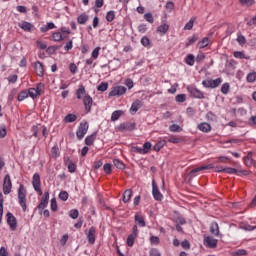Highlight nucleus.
Instances as JSON below:
<instances>
[{"mask_svg": "<svg viewBox=\"0 0 256 256\" xmlns=\"http://www.w3.org/2000/svg\"><path fill=\"white\" fill-rule=\"evenodd\" d=\"M18 203L24 212L27 211V189L23 184L18 188Z\"/></svg>", "mask_w": 256, "mask_h": 256, "instance_id": "obj_1", "label": "nucleus"}, {"mask_svg": "<svg viewBox=\"0 0 256 256\" xmlns=\"http://www.w3.org/2000/svg\"><path fill=\"white\" fill-rule=\"evenodd\" d=\"M221 83H223V80L221 78H217L215 80L207 79V80L202 81V85L206 89H217V87H219V85H221Z\"/></svg>", "mask_w": 256, "mask_h": 256, "instance_id": "obj_2", "label": "nucleus"}, {"mask_svg": "<svg viewBox=\"0 0 256 256\" xmlns=\"http://www.w3.org/2000/svg\"><path fill=\"white\" fill-rule=\"evenodd\" d=\"M32 186L34 191L38 193V195H43V190H41V176L39 173H35L32 177Z\"/></svg>", "mask_w": 256, "mask_h": 256, "instance_id": "obj_3", "label": "nucleus"}, {"mask_svg": "<svg viewBox=\"0 0 256 256\" xmlns=\"http://www.w3.org/2000/svg\"><path fill=\"white\" fill-rule=\"evenodd\" d=\"M89 131V123L88 122H81L77 131H76V136L79 141L87 135V132Z\"/></svg>", "mask_w": 256, "mask_h": 256, "instance_id": "obj_4", "label": "nucleus"}, {"mask_svg": "<svg viewBox=\"0 0 256 256\" xmlns=\"http://www.w3.org/2000/svg\"><path fill=\"white\" fill-rule=\"evenodd\" d=\"M187 91L194 99H205V94L195 86H188Z\"/></svg>", "mask_w": 256, "mask_h": 256, "instance_id": "obj_5", "label": "nucleus"}, {"mask_svg": "<svg viewBox=\"0 0 256 256\" xmlns=\"http://www.w3.org/2000/svg\"><path fill=\"white\" fill-rule=\"evenodd\" d=\"M127 93V88L125 86H114L109 92V97H121Z\"/></svg>", "mask_w": 256, "mask_h": 256, "instance_id": "obj_6", "label": "nucleus"}, {"mask_svg": "<svg viewBox=\"0 0 256 256\" xmlns=\"http://www.w3.org/2000/svg\"><path fill=\"white\" fill-rule=\"evenodd\" d=\"M11 189H13V184L11 183V176L9 174H6L3 182L4 195H9V193H11Z\"/></svg>", "mask_w": 256, "mask_h": 256, "instance_id": "obj_7", "label": "nucleus"}, {"mask_svg": "<svg viewBox=\"0 0 256 256\" xmlns=\"http://www.w3.org/2000/svg\"><path fill=\"white\" fill-rule=\"evenodd\" d=\"M217 243H219V241L217 239L213 238V236H205L204 237V245L208 249H217Z\"/></svg>", "mask_w": 256, "mask_h": 256, "instance_id": "obj_8", "label": "nucleus"}, {"mask_svg": "<svg viewBox=\"0 0 256 256\" xmlns=\"http://www.w3.org/2000/svg\"><path fill=\"white\" fill-rule=\"evenodd\" d=\"M151 142H145L143 144V147H134L133 148V151L135 153H139L140 155H147V153H149L151 151Z\"/></svg>", "mask_w": 256, "mask_h": 256, "instance_id": "obj_9", "label": "nucleus"}, {"mask_svg": "<svg viewBox=\"0 0 256 256\" xmlns=\"http://www.w3.org/2000/svg\"><path fill=\"white\" fill-rule=\"evenodd\" d=\"M152 195L155 201H163V194L159 191V187L155 180L152 181Z\"/></svg>", "mask_w": 256, "mask_h": 256, "instance_id": "obj_10", "label": "nucleus"}, {"mask_svg": "<svg viewBox=\"0 0 256 256\" xmlns=\"http://www.w3.org/2000/svg\"><path fill=\"white\" fill-rule=\"evenodd\" d=\"M7 224L9 225L11 231H15L17 229V218L13 215V213L8 212L6 214Z\"/></svg>", "mask_w": 256, "mask_h": 256, "instance_id": "obj_11", "label": "nucleus"}, {"mask_svg": "<svg viewBox=\"0 0 256 256\" xmlns=\"http://www.w3.org/2000/svg\"><path fill=\"white\" fill-rule=\"evenodd\" d=\"M96 235H97V229L94 226L90 227L88 230V233L86 234L88 243H90V245H95Z\"/></svg>", "mask_w": 256, "mask_h": 256, "instance_id": "obj_12", "label": "nucleus"}, {"mask_svg": "<svg viewBox=\"0 0 256 256\" xmlns=\"http://www.w3.org/2000/svg\"><path fill=\"white\" fill-rule=\"evenodd\" d=\"M83 104L87 113L91 112V107H93V98L89 94L85 95L83 98Z\"/></svg>", "mask_w": 256, "mask_h": 256, "instance_id": "obj_13", "label": "nucleus"}, {"mask_svg": "<svg viewBox=\"0 0 256 256\" xmlns=\"http://www.w3.org/2000/svg\"><path fill=\"white\" fill-rule=\"evenodd\" d=\"M47 205H49V192L44 193L40 203L38 204V209H41V211H43V209H45Z\"/></svg>", "mask_w": 256, "mask_h": 256, "instance_id": "obj_14", "label": "nucleus"}, {"mask_svg": "<svg viewBox=\"0 0 256 256\" xmlns=\"http://www.w3.org/2000/svg\"><path fill=\"white\" fill-rule=\"evenodd\" d=\"M34 69H35L36 75H38V77H43L45 75V68H43V63H41L40 61H37L34 64Z\"/></svg>", "mask_w": 256, "mask_h": 256, "instance_id": "obj_15", "label": "nucleus"}, {"mask_svg": "<svg viewBox=\"0 0 256 256\" xmlns=\"http://www.w3.org/2000/svg\"><path fill=\"white\" fill-rule=\"evenodd\" d=\"M64 163L67 166L69 173H75V171H77V164L71 161V159L67 158Z\"/></svg>", "mask_w": 256, "mask_h": 256, "instance_id": "obj_16", "label": "nucleus"}, {"mask_svg": "<svg viewBox=\"0 0 256 256\" xmlns=\"http://www.w3.org/2000/svg\"><path fill=\"white\" fill-rule=\"evenodd\" d=\"M209 169H214L213 164H207L204 166H199L193 170H191L190 175H195V173H199V171H207Z\"/></svg>", "mask_w": 256, "mask_h": 256, "instance_id": "obj_17", "label": "nucleus"}, {"mask_svg": "<svg viewBox=\"0 0 256 256\" xmlns=\"http://www.w3.org/2000/svg\"><path fill=\"white\" fill-rule=\"evenodd\" d=\"M85 95H89L87 90H85L84 85H80L79 88L76 90V97L77 99H85Z\"/></svg>", "mask_w": 256, "mask_h": 256, "instance_id": "obj_18", "label": "nucleus"}, {"mask_svg": "<svg viewBox=\"0 0 256 256\" xmlns=\"http://www.w3.org/2000/svg\"><path fill=\"white\" fill-rule=\"evenodd\" d=\"M134 221L136 223V225H138L139 227H145L146 223H145V218L143 217V215L137 213L134 216Z\"/></svg>", "mask_w": 256, "mask_h": 256, "instance_id": "obj_19", "label": "nucleus"}, {"mask_svg": "<svg viewBox=\"0 0 256 256\" xmlns=\"http://www.w3.org/2000/svg\"><path fill=\"white\" fill-rule=\"evenodd\" d=\"M197 128L199 131H202V133H210L211 131V125L207 122H202L198 124Z\"/></svg>", "mask_w": 256, "mask_h": 256, "instance_id": "obj_20", "label": "nucleus"}, {"mask_svg": "<svg viewBox=\"0 0 256 256\" xmlns=\"http://www.w3.org/2000/svg\"><path fill=\"white\" fill-rule=\"evenodd\" d=\"M156 31L161 36L165 35L167 31H169V24H167L166 22L162 23L160 26L157 27Z\"/></svg>", "mask_w": 256, "mask_h": 256, "instance_id": "obj_21", "label": "nucleus"}, {"mask_svg": "<svg viewBox=\"0 0 256 256\" xmlns=\"http://www.w3.org/2000/svg\"><path fill=\"white\" fill-rule=\"evenodd\" d=\"M210 233L215 235V237H219V224L217 222H212L210 224Z\"/></svg>", "mask_w": 256, "mask_h": 256, "instance_id": "obj_22", "label": "nucleus"}, {"mask_svg": "<svg viewBox=\"0 0 256 256\" xmlns=\"http://www.w3.org/2000/svg\"><path fill=\"white\" fill-rule=\"evenodd\" d=\"M133 197V190L128 189L123 193V203H129V201H131V198Z\"/></svg>", "mask_w": 256, "mask_h": 256, "instance_id": "obj_23", "label": "nucleus"}, {"mask_svg": "<svg viewBox=\"0 0 256 256\" xmlns=\"http://www.w3.org/2000/svg\"><path fill=\"white\" fill-rule=\"evenodd\" d=\"M141 109V101L137 100L136 102L132 103L130 108L131 115H135Z\"/></svg>", "mask_w": 256, "mask_h": 256, "instance_id": "obj_24", "label": "nucleus"}, {"mask_svg": "<svg viewBox=\"0 0 256 256\" xmlns=\"http://www.w3.org/2000/svg\"><path fill=\"white\" fill-rule=\"evenodd\" d=\"M137 235L136 234H130L127 239H126V245L128 247H133V245H135V239H137Z\"/></svg>", "mask_w": 256, "mask_h": 256, "instance_id": "obj_25", "label": "nucleus"}, {"mask_svg": "<svg viewBox=\"0 0 256 256\" xmlns=\"http://www.w3.org/2000/svg\"><path fill=\"white\" fill-rule=\"evenodd\" d=\"M88 21H89V16L87 14H80L77 17V23H79V25H85Z\"/></svg>", "mask_w": 256, "mask_h": 256, "instance_id": "obj_26", "label": "nucleus"}, {"mask_svg": "<svg viewBox=\"0 0 256 256\" xmlns=\"http://www.w3.org/2000/svg\"><path fill=\"white\" fill-rule=\"evenodd\" d=\"M96 138H97V134H95V133L87 136L85 138V145H88L89 147H91V145H93V143H95Z\"/></svg>", "mask_w": 256, "mask_h": 256, "instance_id": "obj_27", "label": "nucleus"}, {"mask_svg": "<svg viewBox=\"0 0 256 256\" xmlns=\"http://www.w3.org/2000/svg\"><path fill=\"white\" fill-rule=\"evenodd\" d=\"M77 119V115L75 114H67L63 121L64 123H75V120Z\"/></svg>", "mask_w": 256, "mask_h": 256, "instance_id": "obj_28", "label": "nucleus"}, {"mask_svg": "<svg viewBox=\"0 0 256 256\" xmlns=\"http://www.w3.org/2000/svg\"><path fill=\"white\" fill-rule=\"evenodd\" d=\"M20 29H23V31H31L33 29V24L24 21L21 24H19Z\"/></svg>", "mask_w": 256, "mask_h": 256, "instance_id": "obj_29", "label": "nucleus"}, {"mask_svg": "<svg viewBox=\"0 0 256 256\" xmlns=\"http://www.w3.org/2000/svg\"><path fill=\"white\" fill-rule=\"evenodd\" d=\"M165 145H167V141L160 140L153 146V149L154 151L159 152V150L163 149Z\"/></svg>", "mask_w": 256, "mask_h": 256, "instance_id": "obj_30", "label": "nucleus"}, {"mask_svg": "<svg viewBox=\"0 0 256 256\" xmlns=\"http://www.w3.org/2000/svg\"><path fill=\"white\" fill-rule=\"evenodd\" d=\"M121 115H124V112L122 110L114 111L111 115V121H119Z\"/></svg>", "mask_w": 256, "mask_h": 256, "instance_id": "obj_31", "label": "nucleus"}, {"mask_svg": "<svg viewBox=\"0 0 256 256\" xmlns=\"http://www.w3.org/2000/svg\"><path fill=\"white\" fill-rule=\"evenodd\" d=\"M186 65H189L190 67H193L195 65V56L193 54H189L185 58Z\"/></svg>", "mask_w": 256, "mask_h": 256, "instance_id": "obj_32", "label": "nucleus"}, {"mask_svg": "<svg viewBox=\"0 0 256 256\" xmlns=\"http://www.w3.org/2000/svg\"><path fill=\"white\" fill-rule=\"evenodd\" d=\"M209 45V38L204 37L200 42H198L199 49H205Z\"/></svg>", "mask_w": 256, "mask_h": 256, "instance_id": "obj_33", "label": "nucleus"}, {"mask_svg": "<svg viewBox=\"0 0 256 256\" xmlns=\"http://www.w3.org/2000/svg\"><path fill=\"white\" fill-rule=\"evenodd\" d=\"M52 39L56 43H59L60 41H63V34H61V32H54L52 34Z\"/></svg>", "mask_w": 256, "mask_h": 256, "instance_id": "obj_34", "label": "nucleus"}, {"mask_svg": "<svg viewBox=\"0 0 256 256\" xmlns=\"http://www.w3.org/2000/svg\"><path fill=\"white\" fill-rule=\"evenodd\" d=\"M239 3L242 7H251L255 5V0H239Z\"/></svg>", "mask_w": 256, "mask_h": 256, "instance_id": "obj_35", "label": "nucleus"}, {"mask_svg": "<svg viewBox=\"0 0 256 256\" xmlns=\"http://www.w3.org/2000/svg\"><path fill=\"white\" fill-rule=\"evenodd\" d=\"M27 97H29V93L27 92V90H22L18 94L17 99H18V101H25V99H27Z\"/></svg>", "mask_w": 256, "mask_h": 256, "instance_id": "obj_36", "label": "nucleus"}, {"mask_svg": "<svg viewBox=\"0 0 256 256\" xmlns=\"http://www.w3.org/2000/svg\"><path fill=\"white\" fill-rule=\"evenodd\" d=\"M106 21H108V23H112V21H115V11L110 10L107 12Z\"/></svg>", "mask_w": 256, "mask_h": 256, "instance_id": "obj_37", "label": "nucleus"}, {"mask_svg": "<svg viewBox=\"0 0 256 256\" xmlns=\"http://www.w3.org/2000/svg\"><path fill=\"white\" fill-rule=\"evenodd\" d=\"M28 97H31V99H37L39 97V93H37V90L35 88L28 89Z\"/></svg>", "mask_w": 256, "mask_h": 256, "instance_id": "obj_38", "label": "nucleus"}, {"mask_svg": "<svg viewBox=\"0 0 256 256\" xmlns=\"http://www.w3.org/2000/svg\"><path fill=\"white\" fill-rule=\"evenodd\" d=\"M59 155H60L59 146L57 145L53 146L51 149V156L53 157V159H57Z\"/></svg>", "mask_w": 256, "mask_h": 256, "instance_id": "obj_39", "label": "nucleus"}, {"mask_svg": "<svg viewBox=\"0 0 256 256\" xmlns=\"http://www.w3.org/2000/svg\"><path fill=\"white\" fill-rule=\"evenodd\" d=\"M195 25V17L191 18L189 22L184 26V31H191Z\"/></svg>", "mask_w": 256, "mask_h": 256, "instance_id": "obj_40", "label": "nucleus"}, {"mask_svg": "<svg viewBox=\"0 0 256 256\" xmlns=\"http://www.w3.org/2000/svg\"><path fill=\"white\" fill-rule=\"evenodd\" d=\"M114 166H116L117 169L123 170L125 169V163L119 159H114L113 160Z\"/></svg>", "mask_w": 256, "mask_h": 256, "instance_id": "obj_41", "label": "nucleus"}, {"mask_svg": "<svg viewBox=\"0 0 256 256\" xmlns=\"http://www.w3.org/2000/svg\"><path fill=\"white\" fill-rule=\"evenodd\" d=\"M199 39V36H197L196 34H194L192 37L188 38V42L186 43V47H190V45H193V43H197Z\"/></svg>", "mask_w": 256, "mask_h": 256, "instance_id": "obj_42", "label": "nucleus"}, {"mask_svg": "<svg viewBox=\"0 0 256 256\" xmlns=\"http://www.w3.org/2000/svg\"><path fill=\"white\" fill-rule=\"evenodd\" d=\"M140 43H141V45H143V47H150L151 40L149 39V37L144 36L141 38Z\"/></svg>", "mask_w": 256, "mask_h": 256, "instance_id": "obj_43", "label": "nucleus"}, {"mask_svg": "<svg viewBox=\"0 0 256 256\" xmlns=\"http://www.w3.org/2000/svg\"><path fill=\"white\" fill-rule=\"evenodd\" d=\"M224 173H228V175H239V171L235 168L227 167L224 170Z\"/></svg>", "mask_w": 256, "mask_h": 256, "instance_id": "obj_44", "label": "nucleus"}, {"mask_svg": "<svg viewBox=\"0 0 256 256\" xmlns=\"http://www.w3.org/2000/svg\"><path fill=\"white\" fill-rule=\"evenodd\" d=\"M109 89V84L107 82H102L101 84L98 85L97 90L105 92Z\"/></svg>", "mask_w": 256, "mask_h": 256, "instance_id": "obj_45", "label": "nucleus"}, {"mask_svg": "<svg viewBox=\"0 0 256 256\" xmlns=\"http://www.w3.org/2000/svg\"><path fill=\"white\" fill-rule=\"evenodd\" d=\"M169 129H170V131L172 133H179V132H181V126L177 125V124L170 125Z\"/></svg>", "mask_w": 256, "mask_h": 256, "instance_id": "obj_46", "label": "nucleus"}, {"mask_svg": "<svg viewBox=\"0 0 256 256\" xmlns=\"http://www.w3.org/2000/svg\"><path fill=\"white\" fill-rule=\"evenodd\" d=\"M50 207H51V211H53L54 213L57 211L58 206H57V199L56 198L51 199Z\"/></svg>", "mask_w": 256, "mask_h": 256, "instance_id": "obj_47", "label": "nucleus"}, {"mask_svg": "<svg viewBox=\"0 0 256 256\" xmlns=\"http://www.w3.org/2000/svg\"><path fill=\"white\" fill-rule=\"evenodd\" d=\"M248 83H255L256 81V72H251L247 75Z\"/></svg>", "mask_w": 256, "mask_h": 256, "instance_id": "obj_48", "label": "nucleus"}, {"mask_svg": "<svg viewBox=\"0 0 256 256\" xmlns=\"http://www.w3.org/2000/svg\"><path fill=\"white\" fill-rule=\"evenodd\" d=\"M232 255L233 256H245V255H247V250H245V249H238V250L232 252Z\"/></svg>", "mask_w": 256, "mask_h": 256, "instance_id": "obj_49", "label": "nucleus"}, {"mask_svg": "<svg viewBox=\"0 0 256 256\" xmlns=\"http://www.w3.org/2000/svg\"><path fill=\"white\" fill-rule=\"evenodd\" d=\"M185 101H187V96L185 94H178L176 96L177 103H185Z\"/></svg>", "mask_w": 256, "mask_h": 256, "instance_id": "obj_50", "label": "nucleus"}, {"mask_svg": "<svg viewBox=\"0 0 256 256\" xmlns=\"http://www.w3.org/2000/svg\"><path fill=\"white\" fill-rule=\"evenodd\" d=\"M111 167L112 166L109 163L104 164L103 171L106 173V175H111V173L113 171Z\"/></svg>", "mask_w": 256, "mask_h": 256, "instance_id": "obj_51", "label": "nucleus"}, {"mask_svg": "<svg viewBox=\"0 0 256 256\" xmlns=\"http://www.w3.org/2000/svg\"><path fill=\"white\" fill-rule=\"evenodd\" d=\"M229 89H231L229 83H225L221 86V93H223V95H227L229 93Z\"/></svg>", "mask_w": 256, "mask_h": 256, "instance_id": "obj_52", "label": "nucleus"}, {"mask_svg": "<svg viewBox=\"0 0 256 256\" xmlns=\"http://www.w3.org/2000/svg\"><path fill=\"white\" fill-rule=\"evenodd\" d=\"M144 19L148 23H155V18H153V14H151V13L144 14Z\"/></svg>", "mask_w": 256, "mask_h": 256, "instance_id": "obj_53", "label": "nucleus"}, {"mask_svg": "<svg viewBox=\"0 0 256 256\" xmlns=\"http://www.w3.org/2000/svg\"><path fill=\"white\" fill-rule=\"evenodd\" d=\"M58 197L61 201H67V199H69V193H67V191H61Z\"/></svg>", "mask_w": 256, "mask_h": 256, "instance_id": "obj_54", "label": "nucleus"}, {"mask_svg": "<svg viewBox=\"0 0 256 256\" xmlns=\"http://www.w3.org/2000/svg\"><path fill=\"white\" fill-rule=\"evenodd\" d=\"M69 217H71V219H77L79 217V210L77 209L70 210Z\"/></svg>", "mask_w": 256, "mask_h": 256, "instance_id": "obj_55", "label": "nucleus"}, {"mask_svg": "<svg viewBox=\"0 0 256 256\" xmlns=\"http://www.w3.org/2000/svg\"><path fill=\"white\" fill-rule=\"evenodd\" d=\"M101 51V47H96L91 54L92 59H98L99 58V52Z\"/></svg>", "mask_w": 256, "mask_h": 256, "instance_id": "obj_56", "label": "nucleus"}, {"mask_svg": "<svg viewBox=\"0 0 256 256\" xmlns=\"http://www.w3.org/2000/svg\"><path fill=\"white\" fill-rule=\"evenodd\" d=\"M3 221V194H0V223Z\"/></svg>", "mask_w": 256, "mask_h": 256, "instance_id": "obj_57", "label": "nucleus"}, {"mask_svg": "<svg viewBox=\"0 0 256 256\" xmlns=\"http://www.w3.org/2000/svg\"><path fill=\"white\" fill-rule=\"evenodd\" d=\"M234 57L236 59H247V57H245V53H243L241 51H235L234 52Z\"/></svg>", "mask_w": 256, "mask_h": 256, "instance_id": "obj_58", "label": "nucleus"}, {"mask_svg": "<svg viewBox=\"0 0 256 256\" xmlns=\"http://www.w3.org/2000/svg\"><path fill=\"white\" fill-rule=\"evenodd\" d=\"M138 33H147V24H140L137 28Z\"/></svg>", "mask_w": 256, "mask_h": 256, "instance_id": "obj_59", "label": "nucleus"}, {"mask_svg": "<svg viewBox=\"0 0 256 256\" xmlns=\"http://www.w3.org/2000/svg\"><path fill=\"white\" fill-rule=\"evenodd\" d=\"M168 142H169V143H174V144L181 143V138H179V137H177V136H171V137L168 139Z\"/></svg>", "mask_w": 256, "mask_h": 256, "instance_id": "obj_60", "label": "nucleus"}, {"mask_svg": "<svg viewBox=\"0 0 256 256\" xmlns=\"http://www.w3.org/2000/svg\"><path fill=\"white\" fill-rule=\"evenodd\" d=\"M150 243H151V245H159V243H160L159 237L151 236L150 237Z\"/></svg>", "mask_w": 256, "mask_h": 256, "instance_id": "obj_61", "label": "nucleus"}, {"mask_svg": "<svg viewBox=\"0 0 256 256\" xmlns=\"http://www.w3.org/2000/svg\"><path fill=\"white\" fill-rule=\"evenodd\" d=\"M69 69H70V73H72V75H75V73H77V65L75 63H70Z\"/></svg>", "mask_w": 256, "mask_h": 256, "instance_id": "obj_62", "label": "nucleus"}, {"mask_svg": "<svg viewBox=\"0 0 256 256\" xmlns=\"http://www.w3.org/2000/svg\"><path fill=\"white\" fill-rule=\"evenodd\" d=\"M73 49V40H69L64 46L65 51H71Z\"/></svg>", "mask_w": 256, "mask_h": 256, "instance_id": "obj_63", "label": "nucleus"}, {"mask_svg": "<svg viewBox=\"0 0 256 256\" xmlns=\"http://www.w3.org/2000/svg\"><path fill=\"white\" fill-rule=\"evenodd\" d=\"M17 79H19V77L17 76V74H13V75H10V76L8 77V81H9L10 83H17Z\"/></svg>", "mask_w": 256, "mask_h": 256, "instance_id": "obj_64", "label": "nucleus"}]
</instances>
